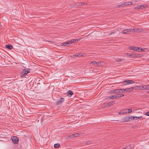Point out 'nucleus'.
<instances>
[{
  "label": "nucleus",
  "mask_w": 149,
  "mask_h": 149,
  "mask_svg": "<svg viewBox=\"0 0 149 149\" xmlns=\"http://www.w3.org/2000/svg\"><path fill=\"white\" fill-rule=\"evenodd\" d=\"M123 120L125 121H127L130 120L129 116H126L123 118Z\"/></svg>",
  "instance_id": "nucleus-11"
},
{
  "label": "nucleus",
  "mask_w": 149,
  "mask_h": 149,
  "mask_svg": "<svg viewBox=\"0 0 149 149\" xmlns=\"http://www.w3.org/2000/svg\"><path fill=\"white\" fill-rule=\"evenodd\" d=\"M144 115L148 116H149V111H148L144 114Z\"/></svg>",
  "instance_id": "nucleus-34"
},
{
  "label": "nucleus",
  "mask_w": 149,
  "mask_h": 149,
  "mask_svg": "<svg viewBox=\"0 0 149 149\" xmlns=\"http://www.w3.org/2000/svg\"><path fill=\"white\" fill-rule=\"evenodd\" d=\"M139 49L140 52H146L148 51V50L147 49H145V48L143 49V48H141L139 47Z\"/></svg>",
  "instance_id": "nucleus-19"
},
{
  "label": "nucleus",
  "mask_w": 149,
  "mask_h": 149,
  "mask_svg": "<svg viewBox=\"0 0 149 149\" xmlns=\"http://www.w3.org/2000/svg\"><path fill=\"white\" fill-rule=\"evenodd\" d=\"M119 98L123 97L124 96L123 94H119Z\"/></svg>",
  "instance_id": "nucleus-36"
},
{
  "label": "nucleus",
  "mask_w": 149,
  "mask_h": 149,
  "mask_svg": "<svg viewBox=\"0 0 149 149\" xmlns=\"http://www.w3.org/2000/svg\"><path fill=\"white\" fill-rule=\"evenodd\" d=\"M68 93L70 95H72L73 94V93L70 90L68 91Z\"/></svg>",
  "instance_id": "nucleus-32"
},
{
  "label": "nucleus",
  "mask_w": 149,
  "mask_h": 149,
  "mask_svg": "<svg viewBox=\"0 0 149 149\" xmlns=\"http://www.w3.org/2000/svg\"><path fill=\"white\" fill-rule=\"evenodd\" d=\"M142 118V117L141 116H135V120H136L137 119H141Z\"/></svg>",
  "instance_id": "nucleus-29"
},
{
  "label": "nucleus",
  "mask_w": 149,
  "mask_h": 149,
  "mask_svg": "<svg viewBox=\"0 0 149 149\" xmlns=\"http://www.w3.org/2000/svg\"><path fill=\"white\" fill-rule=\"evenodd\" d=\"M90 64H93L95 65H97V62L96 61H92L90 62Z\"/></svg>",
  "instance_id": "nucleus-27"
},
{
  "label": "nucleus",
  "mask_w": 149,
  "mask_h": 149,
  "mask_svg": "<svg viewBox=\"0 0 149 149\" xmlns=\"http://www.w3.org/2000/svg\"><path fill=\"white\" fill-rule=\"evenodd\" d=\"M119 95H114L111 96L110 97L111 99H114L115 98H119Z\"/></svg>",
  "instance_id": "nucleus-14"
},
{
  "label": "nucleus",
  "mask_w": 149,
  "mask_h": 149,
  "mask_svg": "<svg viewBox=\"0 0 149 149\" xmlns=\"http://www.w3.org/2000/svg\"><path fill=\"white\" fill-rule=\"evenodd\" d=\"M147 5L146 4L141 5L138 6L137 7L135 8V9L138 10L139 9H143L147 7Z\"/></svg>",
  "instance_id": "nucleus-2"
},
{
  "label": "nucleus",
  "mask_w": 149,
  "mask_h": 149,
  "mask_svg": "<svg viewBox=\"0 0 149 149\" xmlns=\"http://www.w3.org/2000/svg\"><path fill=\"white\" fill-rule=\"evenodd\" d=\"M111 92L113 93H118L121 92L120 91V90L118 89L113 90L111 91Z\"/></svg>",
  "instance_id": "nucleus-13"
},
{
  "label": "nucleus",
  "mask_w": 149,
  "mask_h": 149,
  "mask_svg": "<svg viewBox=\"0 0 149 149\" xmlns=\"http://www.w3.org/2000/svg\"><path fill=\"white\" fill-rule=\"evenodd\" d=\"M60 45L61 46H67V44L65 42L64 43H61Z\"/></svg>",
  "instance_id": "nucleus-24"
},
{
  "label": "nucleus",
  "mask_w": 149,
  "mask_h": 149,
  "mask_svg": "<svg viewBox=\"0 0 149 149\" xmlns=\"http://www.w3.org/2000/svg\"><path fill=\"white\" fill-rule=\"evenodd\" d=\"M125 91L127 92H130L133 91L132 87H131L129 88L125 89Z\"/></svg>",
  "instance_id": "nucleus-10"
},
{
  "label": "nucleus",
  "mask_w": 149,
  "mask_h": 149,
  "mask_svg": "<svg viewBox=\"0 0 149 149\" xmlns=\"http://www.w3.org/2000/svg\"><path fill=\"white\" fill-rule=\"evenodd\" d=\"M66 42L67 44V46L68 45L71 44L72 43H73L72 40L71 41H69L68 42Z\"/></svg>",
  "instance_id": "nucleus-28"
},
{
  "label": "nucleus",
  "mask_w": 149,
  "mask_h": 149,
  "mask_svg": "<svg viewBox=\"0 0 149 149\" xmlns=\"http://www.w3.org/2000/svg\"><path fill=\"white\" fill-rule=\"evenodd\" d=\"M125 5H126L125 3H123L119 5H118L117 6V7H119V8H120V7H123V6H124Z\"/></svg>",
  "instance_id": "nucleus-22"
},
{
  "label": "nucleus",
  "mask_w": 149,
  "mask_h": 149,
  "mask_svg": "<svg viewBox=\"0 0 149 149\" xmlns=\"http://www.w3.org/2000/svg\"><path fill=\"white\" fill-rule=\"evenodd\" d=\"M132 110L131 109H125L124 110H123L120 112L119 113L120 114H128L131 113L132 112Z\"/></svg>",
  "instance_id": "nucleus-1"
},
{
  "label": "nucleus",
  "mask_w": 149,
  "mask_h": 149,
  "mask_svg": "<svg viewBox=\"0 0 149 149\" xmlns=\"http://www.w3.org/2000/svg\"><path fill=\"white\" fill-rule=\"evenodd\" d=\"M139 90H144L143 88V85H141L139 86Z\"/></svg>",
  "instance_id": "nucleus-31"
},
{
  "label": "nucleus",
  "mask_w": 149,
  "mask_h": 149,
  "mask_svg": "<svg viewBox=\"0 0 149 149\" xmlns=\"http://www.w3.org/2000/svg\"><path fill=\"white\" fill-rule=\"evenodd\" d=\"M122 33L124 34L130 33L128 29H126L122 31Z\"/></svg>",
  "instance_id": "nucleus-15"
},
{
  "label": "nucleus",
  "mask_w": 149,
  "mask_h": 149,
  "mask_svg": "<svg viewBox=\"0 0 149 149\" xmlns=\"http://www.w3.org/2000/svg\"><path fill=\"white\" fill-rule=\"evenodd\" d=\"M131 148L130 146H127L126 147V148H123L122 149H131Z\"/></svg>",
  "instance_id": "nucleus-35"
},
{
  "label": "nucleus",
  "mask_w": 149,
  "mask_h": 149,
  "mask_svg": "<svg viewBox=\"0 0 149 149\" xmlns=\"http://www.w3.org/2000/svg\"><path fill=\"white\" fill-rule=\"evenodd\" d=\"M83 55L82 54H74L72 56L73 57H74L75 56H80V57H82L83 56Z\"/></svg>",
  "instance_id": "nucleus-20"
},
{
  "label": "nucleus",
  "mask_w": 149,
  "mask_h": 149,
  "mask_svg": "<svg viewBox=\"0 0 149 149\" xmlns=\"http://www.w3.org/2000/svg\"><path fill=\"white\" fill-rule=\"evenodd\" d=\"M90 142H89V141L86 142V143L87 144H89L90 143Z\"/></svg>",
  "instance_id": "nucleus-39"
},
{
  "label": "nucleus",
  "mask_w": 149,
  "mask_h": 149,
  "mask_svg": "<svg viewBox=\"0 0 149 149\" xmlns=\"http://www.w3.org/2000/svg\"><path fill=\"white\" fill-rule=\"evenodd\" d=\"M125 4H126L125 5H130L132 4V3L131 2H125Z\"/></svg>",
  "instance_id": "nucleus-30"
},
{
  "label": "nucleus",
  "mask_w": 149,
  "mask_h": 149,
  "mask_svg": "<svg viewBox=\"0 0 149 149\" xmlns=\"http://www.w3.org/2000/svg\"><path fill=\"white\" fill-rule=\"evenodd\" d=\"M29 72L28 71L25 70H24L21 74V77H23L24 76L26 75Z\"/></svg>",
  "instance_id": "nucleus-8"
},
{
  "label": "nucleus",
  "mask_w": 149,
  "mask_h": 149,
  "mask_svg": "<svg viewBox=\"0 0 149 149\" xmlns=\"http://www.w3.org/2000/svg\"><path fill=\"white\" fill-rule=\"evenodd\" d=\"M122 83H126L125 84V85H127L129 84H132L134 83V82L133 80H126L123 81H122Z\"/></svg>",
  "instance_id": "nucleus-4"
},
{
  "label": "nucleus",
  "mask_w": 149,
  "mask_h": 149,
  "mask_svg": "<svg viewBox=\"0 0 149 149\" xmlns=\"http://www.w3.org/2000/svg\"><path fill=\"white\" fill-rule=\"evenodd\" d=\"M64 99L63 97L60 98V100L57 102V104H60V103H61L64 102Z\"/></svg>",
  "instance_id": "nucleus-18"
},
{
  "label": "nucleus",
  "mask_w": 149,
  "mask_h": 149,
  "mask_svg": "<svg viewBox=\"0 0 149 149\" xmlns=\"http://www.w3.org/2000/svg\"><path fill=\"white\" fill-rule=\"evenodd\" d=\"M118 89L120 90V91L121 92L120 93L124 92L125 91V89Z\"/></svg>",
  "instance_id": "nucleus-33"
},
{
  "label": "nucleus",
  "mask_w": 149,
  "mask_h": 149,
  "mask_svg": "<svg viewBox=\"0 0 149 149\" xmlns=\"http://www.w3.org/2000/svg\"><path fill=\"white\" fill-rule=\"evenodd\" d=\"M54 147L55 148H57L59 147L60 146V145L59 143L55 144H54Z\"/></svg>",
  "instance_id": "nucleus-25"
},
{
  "label": "nucleus",
  "mask_w": 149,
  "mask_h": 149,
  "mask_svg": "<svg viewBox=\"0 0 149 149\" xmlns=\"http://www.w3.org/2000/svg\"><path fill=\"white\" fill-rule=\"evenodd\" d=\"M84 4V3H81L79 4V5H78V6H79V5H83Z\"/></svg>",
  "instance_id": "nucleus-37"
},
{
  "label": "nucleus",
  "mask_w": 149,
  "mask_h": 149,
  "mask_svg": "<svg viewBox=\"0 0 149 149\" xmlns=\"http://www.w3.org/2000/svg\"><path fill=\"white\" fill-rule=\"evenodd\" d=\"M5 47L7 49H11L13 48V46L11 45H6Z\"/></svg>",
  "instance_id": "nucleus-16"
},
{
  "label": "nucleus",
  "mask_w": 149,
  "mask_h": 149,
  "mask_svg": "<svg viewBox=\"0 0 149 149\" xmlns=\"http://www.w3.org/2000/svg\"><path fill=\"white\" fill-rule=\"evenodd\" d=\"M130 50H133L135 51H138L140 52L139 49V47H129Z\"/></svg>",
  "instance_id": "nucleus-7"
},
{
  "label": "nucleus",
  "mask_w": 149,
  "mask_h": 149,
  "mask_svg": "<svg viewBox=\"0 0 149 149\" xmlns=\"http://www.w3.org/2000/svg\"><path fill=\"white\" fill-rule=\"evenodd\" d=\"M134 2H136V1H134Z\"/></svg>",
  "instance_id": "nucleus-40"
},
{
  "label": "nucleus",
  "mask_w": 149,
  "mask_h": 149,
  "mask_svg": "<svg viewBox=\"0 0 149 149\" xmlns=\"http://www.w3.org/2000/svg\"><path fill=\"white\" fill-rule=\"evenodd\" d=\"M113 103H114L113 102H110L109 103V104H110L111 105H112L113 104Z\"/></svg>",
  "instance_id": "nucleus-38"
},
{
  "label": "nucleus",
  "mask_w": 149,
  "mask_h": 149,
  "mask_svg": "<svg viewBox=\"0 0 149 149\" xmlns=\"http://www.w3.org/2000/svg\"><path fill=\"white\" fill-rule=\"evenodd\" d=\"M100 65L102 66H104L105 65V63H104L102 61H100L97 62V65L99 66Z\"/></svg>",
  "instance_id": "nucleus-12"
},
{
  "label": "nucleus",
  "mask_w": 149,
  "mask_h": 149,
  "mask_svg": "<svg viewBox=\"0 0 149 149\" xmlns=\"http://www.w3.org/2000/svg\"><path fill=\"white\" fill-rule=\"evenodd\" d=\"M129 32H135L137 30H139V31L141 32L142 31V29H140L134 28L133 29H128Z\"/></svg>",
  "instance_id": "nucleus-5"
},
{
  "label": "nucleus",
  "mask_w": 149,
  "mask_h": 149,
  "mask_svg": "<svg viewBox=\"0 0 149 149\" xmlns=\"http://www.w3.org/2000/svg\"><path fill=\"white\" fill-rule=\"evenodd\" d=\"M130 120H135V116H130Z\"/></svg>",
  "instance_id": "nucleus-23"
},
{
  "label": "nucleus",
  "mask_w": 149,
  "mask_h": 149,
  "mask_svg": "<svg viewBox=\"0 0 149 149\" xmlns=\"http://www.w3.org/2000/svg\"><path fill=\"white\" fill-rule=\"evenodd\" d=\"M125 54L127 56H130L131 57H140L139 54H129L126 53Z\"/></svg>",
  "instance_id": "nucleus-3"
},
{
  "label": "nucleus",
  "mask_w": 149,
  "mask_h": 149,
  "mask_svg": "<svg viewBox=\"0 0 149 149\" xmlns=\"http://www.w3.org/2000/svg\"><path fill=\"white\" fill-rule=\"evenodd\" d=\"M81 39L80 38H78L77 39H72V41H73V43H74L76 41H78L79 40H80Z\"/></svg>",
  "instance_id": "nucleus-26"
},
{
  "label": "nucleus",
  "mask_w": 149,
  "mask_h": 149,
  "mask_svg": "<svg viewBox=\"0 0 149 149\" xmlns=\"http://www.w3.org/2000/svg\"><path fill=\"white\" fill-rule=\"evenodd\" d=\"M13 143L15 144H17L18 142V139L16 136H13L11 138Z\"/></svg>",
  "instance_id": "nucleus-6"
},
{
  "label": "nucleus",
  "mask_w": 149,
  "mask_h": 149,
  "mask_svg": "<svg viewBox=\"0 0 149 149\" xmlns=\"http://www.w3.org/2000/svg\"><path fill=\"white\" fill-rule=\"evenodd\" d=\"M81 133H76L71 135V136L72 137H79L81 136L82 134Z\"/></svg>",
  "instance_id": "nucleus-9"
},
{
  "label": "nucleus",
  "mask_w": 149,
  "mask_h": 149,
  "mask_svg": "<svg viewBox=\"0 0 149 149\" xmlns=\"http://www.w3.org/2000/svg\"><path fill=\"white\" fill-rule=\"evenodd\" d=\"M132 87L133 90H139V86H134Z\"/></svg>",
  "instance_id": "nucleus-21"
},
{
  "label": "nucleus",
  "mask_w": 149,
  "mask_h": 149,
  "mask_svg": "<svg viewBox=\"0 0 149 149\" xmlns=\"http://www.w3.org/2000/svg\"><path fill=\"white\" fill-rule=\"evenodd\" d=\"M143 86L144 90H149V85H143Z\"/></svg>",
  "instance_id": "nucleus-17"
}]
</instances>
